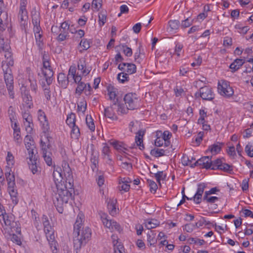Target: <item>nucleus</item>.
<instances>
[{
    "mask_svg": "<svg viewBox=\"0 0 253 253\" xmlns=\"http://www.w3.org/2000/svg\"><path fill=\"white\" fill-rule=\"evenodd\" d=\"M195 228V225L192 223H188L186 224L183 226V229L186 230L187 232L190 233L193 231L194 229Z\"/></svg>",
    "mask_w": 253,
    "mask_h": 253,
    "instance_id": "obj_56",
    "label": "nucleus"
},
{
    "mask_svg": "<svg viewBox=\"0 0 253 253\" xmlns=\"http://www.w3.org/2000/svg\"><path fill=\"white\" fill-rule=\"evenodd\" d=\"M10 50V49L2 50V51L5 52L4 56L6 58L5 62L7 63L8 65L12 66L14 64V61L12 58V54Z\"/></svg>",
    "mask_w": 253,
    "mask_h": 253,
    "instance_id": "obj_25",
    "label": "nucleus"
},
{
    "mask_svg": "<svg viewBox=\"0 0 253 253\" xmlns=\"http://www.w3.org/2000/svg\"><path fill=\"white\" fill-rule=\"evenodd\" d=\"M128 74L127 73H121L118 75L117 79L121 83H124L126 81L128 80Z\"/></svg>",
    "mask_w": 253,
    "mask_h": 253,
    "instance_id": "obj_50",
    "label": "nucleus"
},
{
    "mask_svg": "<svg viewBox=\"0 0 253 253\" xmlns=\"http://www.w3.org/2000/svg\"><path fill=\"white\" fill-rule=\"evenodd\" d=\"M60 171L61 169H60V171L56 169L53 172V177L56 187L58 185H63L64 182V178Z\"/></svg>",
    "mask_w": 253,
    "mask_h": 253,
    "instance_id": "obj_13",
    "label": "nucleus"
},
{
    "mask_svg": "<svg viewBox=\"0 0 253 253\" xmlns=\"http://www.w3.org/2000/svg\"><path fill=\"white\" fill-rule=\"evenodd\" d=\"M68 37V35L67 34H65V32L64 33L60 32V33L59 34L57 38V40L59 42H62L65 40Z\"/></svg>",
    "mask_w": 253,
    "mask_h": 253,
    "instance_id": "obj_64",
    "label": "nucleus"
},
{
    "mask_svg": "<svg viewBox=\"0 0 253 253\" xmlns=\"http://www.w3.org/2000/svg\"><path fill=\"white\" fill-rule=\"evenodd\" d=\"M54 204L56 207V208L58 212H59L60 213H62L63 212V208L62 206L63 204L60 205L59 202H58L57 201L56 202L55 200H54Z\"/></svg>",
    "mask_w": 253,
    "mask_h": 253,
    "instance_id": "obj_62",
    "label": "nucleus"
},
{
    "mask_svg": "<svg viewBox=\"0 0 253 253\" xmlns=\"http://www.w3.org/2000/svg\"><path fill=\"white\" fill-rule=\"evenodd\" d=\"M22 95L24 102L28 105L29 108H31V105L32 104V97L29 94L28 91L27 90H24V91L22 93Z\"/></svg>",
    "mask_w": 253,
    "mask_h": 253,
    "instance_id": "obj_28",
    "label": "nucleus"
},
{
    "mask_svg": "<svg viewBox=\"0 0 253 253\" xmlns=\"http://www.w3.org/2000/svg\"><path fill=\"white\" fill-rule=\"evenodd\" d=\"M84 90L85 94L87 95L86 84L83 82L78 84V86L76 89V93L81 95Z\"/></svg>",
    "mask_w": 253,
    "mask_h": 253,
    "instance_id": "obj_30",
    "label": "nucleus"
},
{
    "mask_svg": "<svg viewBox=\"0 0 253 253\" xmlns=\"http://www.w3.org/2000/svg\"><path fill=\"white\" fill-rule=\"evenodd\" d=\"M38 119L42 124L43 132L46 133L48 131L49 127L46 115L42 110L38 111Z\"/></svg>",
    "mask_w": 253,
    "mask_h": 253,
    "instance_id": "obj_10",
    "label": "nucleus"
},
{
    "mask_svg": "<svg viewBox=\"0 0 253 253\" xmlns=\"http://www.w3.org/2000/svg\"><path fill=\"white\" fill-rule=\"evenodd\" d=\"M73 181V178H71V180L68 178L66 179L65 181H64V185L66 187L65 189L67 190H72V193L74 192Z\"/></svg>",
    "mask_w": 253,
    "mask_h": 253,
    "instance_id": "obj_35",
    "label": "nucleus"
},
{
    "mask_svg": "<svg viewBox=\"0 0 253 253\" xmlns=\"http://www.w3.org/2000/svg\"><path fill=\"white\" fill-rule=\"evenodd\" d=\"M149 186H150V190L151 192H154V193L156 192L158 186L157 184L152 180H150L149 182Z\"/></svg>",
    "mask_w": 253,
    "mask_h": 253,
    "instance_id": "obj_61",
    "label": "nucleus"
},
{
    "mask_svg": "<svg viewBox=\"0 0 253 253\" xmlns=\"http://www.w3.org/2000/svg\"><path fill=\"white\" fill-rule=\"evenodd\" d=\"M116 202L117 200L116 199H112L110 200L107 205L109 213L112 216H114L117 214V210L115 206Z\"/></svg>",
    "mask_w": 253,
    "mask_h": 253,
    "instance_id": "obj_21",
    "label": "nucleus"
},
{
    "mask_svg": "<svg viewBox=\"0 0 253 253\" xmlns=\"http://www.w3.org/2000/svg\"><path fill=\"white\" fill-rule=\"evenodd\" d=\"M159 225V222L157 220L152 219L145 221V226L148 229L154 228Z\"/></svg>",
    "mask_w": 253,
    "mask_h": 253,
    "instance_id": "obj_31",
    "label": "nucleus"
},
{
    "mask_svg": "<svg viewBox=\"0 0 253 253\" xmlns=\"http://www.w3.org/2000/svg\"><path fill=\"white\" fill-rule=\"evenodd\" d=\"M86 102H80L78 105V110L82 112H84L86 109Z\"/></svg>",
    "mask_w": 253,
    "mask_h": 253,
    "instance_id": "obj_55",
    "label": "nucleus"
},
{
    "mask_svg": "<svg viewBox=\"0 0 253 253\" xmlns=\"http://www.w3.org/2000/svg\"><path fill=\"white\" fill-rule=\"evenodd\" d=\"M245 151L248 156L253 157V143H249L246 145Z\"/></svg>",
    "mask_w": 253,
    "mask_h": 253,
    "instance_id": "obj_44",
    "label": "nucleus"
},
{
    "mask_svg": "<svg viewBox=\"0 0 253 253\" xmlns=\"http://www.w3.org/2000/svg\"><path fill=\"white\" fill-rule=\"evenodd\" d=\"M63 171L66 179L69 178L70 180L73 178L72 172L68 164L64 163L62 165Z\"/></svg>",
    "mask_w": 253,
    "mask_h": 253,
    "instance_id": "obj_22",
    "label": "nucleus"
},
{
    "mask_svg": "<svg viewBox=\"0 0 253 253\" xmlns=\"http://www.w3.org/2000/svg\"><path fill=\"white\" fill-rule=\"evenodd\" d=\"M9 193L12 199V202L14 204L16 205L18 203V200L17 198V192L14 188L8 189Z\"/></svg>",
    "mask_w": 253,
    "mask_h": 253,
    "instance_id": "obj_39",
    "label": "nucleus"
},
{
    "mask_svg": "<svg viewBox=\"0 0 253 253\" xmlns=\"http://www.w3.org/2000/svg\"><path fill=\"white\" fill-rule=\"evenodd\" d=\"M76 122V116L74 113H71L70 114L68 115L67 118L66 120V123L68 125L70 126L71 127L72 126H74Z\"/></svg>",
    "mask_w": 253,
    "mask_h": 253,
    "instance_id": "obj_33",
    "label": "nucleus"
},
{
    "mask_svg": "<svg viewBox=\"0 0 253 253\" xmlns=\"http://www.w3.org/2000/svg\"><path fill=\"white\" fill-rule=\"evenodd\" d=\"M121 46L123 49V52L125 55L127 57H130L132 54L131 48L128 47L126 44H123Z\"/></svg>",
    "mask_w": 253,
    "mask_h": 253,
    "instance_id": "obj_47",
    "label": "nucleus"
},
{
    "mask_svg": "<svg viewBox=\"0 0 253 253\" xmlns=\"http://www.w3.org/2000/svg\"><path fill=\"white\" fill-rule=\"evenodd\" d=\"M127 67L126 72L129 74H132L136 72V65L132 63H127L126 64Z\"/></svg>",
    "mask_w": 253,
    "mask_h": 253,
    "instance_id": "obj_43",
    "label": "nucleus"
},
{
    "mask_svg": "<svg viewBox=\"0 0 253 253\" xmlns=\"http://www.w3.org/2000/svg\"><path fill=\"white\" fill-rule=\"evenodd\" d=\"M129 182H130V180L129 181L127 180L122 181V185L119 186L120 190L124 191V192H127L130 188V185L128 184V183Z\"/></svg>",
    "mask_w": 253,
    "mask_h": 253,
    "instance_id": "obj_46",
    "label": "nucleus"
},
{
    "mask_svg": "<svg viewBox=\"0 0 253 253\" xmlns=\"http://www.w3.org/2000/svg\"><path fill=\"white\" fill-rule=\"evenodd\" d=\"M31 15L33 25H37L39 23H40V14L39 12L36 10V8L33 9L31 12Z\"/></svg>",
    "mask_w": 253,
    "mask_h": 253,
    "instance_id": "obj_27",
    "label": "nucleus"
},
{
    "mask_svg": "<svg viewBox=\"0 0 253 253\" xmlns=\"http://www.w3.org/2000/svg\"><path fill=\"white\" fill-rule=\"evenodd\" d=\"M244 63L245 61L243 59H236L230 64L229 68L233 70V72H234L237 71Z\"/></svg>",
    "mask_w": 253,
    "mask_h": 253,
    "instance_id": "obj_18",
    "label": "nucleus"
},
{
    "mask_svg": "<svg viewBox=\"0 0 253 253\" xmlns=\"http://www.w3.org/2000/svg\"><path fill=\"white\" fill-rule=\"evenodd\" d=\"M56 188L57 189L56 201L59 202L60 205L63 203L67 204L69 200L72 197V190L65 189L66 187L64 185V183L63 185H58Z\"/></svg>",
    "mask_w": 253,
    "mask_h": 253,
    "instance_id": "obj_4",
    "label": "nucleus"
},
{
    "mask_svg": "<svg viewBox=\"0 0 253 253\" xmlns=\"http://www.w3.org/2000/svg\"><path fill=\"white\" fill-rule=\"evenodd\" d=\"M221 166L222 167L220 168V170L230 174L233 172V166L232 165H230L226 163H222Z\"/></svg>",
    "mask_w": 253,
    "mask_h": 253,
    "instance_id": "obj_41",
    "label": "nucleus"
},
{
    "mask_svg": "<svg viewBox=\"0 0 253 253\" xmlns=\"http://www.w3.org/2000/svg\"><path fill=\"white\" fill-rule=\"evenodd\" d=\"M46 153V150H44L43 153V157L46 164L48 166H50L52 164V158L50 156L51 154L49 153L48 155H47Z\"/></svg>",
    "mask_w": 253,
    "mask_h": 253,
    "instance_id": "obj_45",
    "label": "nucleus"
},
{
    "mask_svg": "<svg viewBox=\"0 0 253 253\" xmlns=\"http://www.w3.org/2000/svg\"><path fill=\"white\" fill-rule=\"evenodd\" d=\"M4 229L5 233L7 232L8 234L17 233V234H20L21 233V227L18 221H13L10 225L6 227H4Z\"/></svg>",
    "mask_w": 253,
    "mask_h": 253,
    "instance_id": "obj_11",
    "label": "nucleus"
},
{
    "mask_svg": "<svg viewBox=\"0 0 253 253\" xmlns=\"http://www.w3.org/2000/svg\"><path fill=\"white\" fill-rule=\"evenodd\" d=\"M44 231L45 233L47 240L48 241H51V244L55 246L56 242L54 240V231L51 226H47L44 228ZM55 248V246L54 247Z\"/></svg>",
    "mask_w": 253,
    "mask_h": 253,
    "instance_id": "obj_14",
    "label": "nucleus"
},
{
    "mask_svg": "<svg viewBox=\"0 0 253 253\" xmlns=\"http://www.w3.org/2000/svg\"><path fill=\"white\" fill-rule=\"evenodd\" d=\"M222 162L220 159H217L213 162L211 161V169L213 170L220 169V168L222 167Z\"/></svg>",
    "mask_w": 253,
    "mask_h": 253,
    "instance_id": "obj_40",
    "label": "nucleus"
},
{
    "mask_svg": "<svg viewBox=\"0 0 253 253\" xmlns=\"http://www.w3.org/2000/svg\"><path fill=\"white\" fill-rule=\"evenodd\" d=\"M223 143L218 142L214 143L209 147L208 151H210L211 153H217L219 152L221 149V145H223Z\"/></svg>",
    "mask_w": 253,
    "mask_h": 253,
    "instance_id": "obj_29",
    "label": "nucleus"
},
{
    "mask_svg": "<svg viewBox=\"0 0 253 253\" xmlns=\"http://www.w3.org/2000/svg\"><path fill=\"white\" fill-rule=\"evenodd\" d=\"M71 127H72V135H74V137L77 138L80 134L79 128L78 126H76V125L74 126H72Z\"/></svg>",
    "mask_w": 253,
    "mask_h": 253,
    "instance_id": "obj_58",
    "label": "nucleus"
},
{
    "mask_svg": "<svg viewBox=\"0 0 253 253\" xmlns=\"http://www.w3.org/2000/svg\"><path fill=\"white\" fill-rule=\"evenodd\" d=\"M43 74L45 78L47 84L49 86L52 82V77L53 76V71L51 68L47 69L42 70Z\"/></svg>",
    "mask_w": 253,
    "mask_h": 253,
    "instance_id": "obj_15",
    "label": "nucleus"
},
{
    "mask_svg": "<svg viewBox=\"0 0 253 253\" xmlns=\"http://www.w3.org/2000/svg\"><path fill=\"white\" fill-rule=\"evenodd\" d=\"M17 127L16 123H15V127ZM20 129L19 128H14V138L16 142L20 144L21 143V139L20 135Z\"/></svg>",
    "mask_w": 253,
    "mask_h": 253,
    "instance_id": "obj_38",
    "label": "nucleus"
},
{
    "mask_svg": "<svg viewBox=\"0 0 253 253\" xmlns=\"http://www.w3.org/2000/svg\"><path fill=\"white\" fill-rule=\"evenodd\" d=\"M25 146L28 151L29 161L28 164L29 169L33 174L38 171L37 162L38 159V152L34 144L31 136L26 135L25 139Z\"/></svg>",
    "mask_w": 253,
    "mask_h": 253,
    "instance_id": "obj_2",
    "label": "nucleus"
},
{
    "mask_svg": "<svg viewBox=\"0 0 253 253\" xmlns=\"http://www.w3.org/2000/svg\"><path fill=\"white\" fill-rule=\"evenodd\" d=\"M80 44L83 47L84 50H87L90 47L89 42L85 39L81 40Z\"/></svg>",
    "mask_w": 253,
    "mask_h": 253,
    "instance_id": "obj_60",
    "label": "nucleus"
},
{
    "mask_svg": "<svg viewBox=\"0 0 253 253\" xmlns=\"http://www.w3.org/2000/svg\"><path fill=\"white\" fill-rule=\"evenodd\" d=\"M114 250L115 253H125L124 247L121 243H119L117 247H115Z\"/></svg>",
    "mask_w": 253,
    "mask_h": 253,
    "instance_id": "obj_57",
    "label": "nucleus"
},
{
    "mask_svg": "<svg viewBox=\"0 0 253 253\" xmlns=\"http://www.w3.org/2000/svg\"><path fill=\"white\" fill-rule=\"evenodd\" d=\"M217 88L220 94L226 97H230L234 93L233 89L230 86L228 82L224 80L218 83Z\"/></svg>",
    "mask_w": 253,
    "mask_h": 253,
    "instance_id": "obj_5",
    "label": "nucleus"
},
{
    "mask_svg": "<svg viewBox=\"0 0 253 253\" xmlns=\"http://www.w3.org/2000/svg\"><path fill=\"white\" fill-rule=\"evenodd\" d=\"M200 95L203 100H212L214 97L212 88L208 86H205L200 88Z\"/></svg>",
    "mask_w": 253,
    "mask_h": 253,
    "instance_id": "obj_7",
    "label": "nucleus"
},
{
    "mask_svg": "<svg viewBox=\"0 0 253 253\" xmlns=\"http://www.w3.org/2000/svg\"><path fill=\"white\" fill-rule=\"evenodd\" d=\"M49 86L48 85H45V84L43 86L44 88V94L47 100H49L50 99V91Z\"/></svg>",
    "mask_w": 253,
    "mask_h": 253,
    "instance_id": "obj_59",
    "label": "nucleus"
},
{
    "mask_svg": "<svg viewBox=\"0 0 253 253\" xmlns=\"http://www.w3.org/2000/svg\"><path fill=\"white\" fill-rule=\"evenodd\" d=\"M57 80L59 84L62 87L64 88L67 87L69 84V81L68 77L66 76L64 73H59L58 76Z\"/></svg>",
    "mask_w": 253,
    "mask_h": 253,
    "instance_id": "obj_17",
    "label": "nucleus"
},
{
    "mask_svg": "<svg viewBox=\"0 0 253 253\" xmlns=\"http://www.w3.org/2000/svg\"><path fill=\"white\" fill-rule=\"evenodd\" d=\"M69 29V24L67 22L64 21L61 23L60 26V31L61 33H64L68 35V30Z\"/></svg>",
    "mask_w": 253,
    "mask_h": 253,
    "instance_id": "obj_48",
    "label": "nucleus"
},
{
    "mask_svg": "<svg viewBox=\"0 0 253 253\" xmlns=\"http://www.w3.org/2000/svg\"><path fill=\"white\" fill-rule=\"evenodd\" d=\"M6 28L8 29L7 31H8V14L5 12L3 13L2 15H1L0 13V35H4V33L6 32Z\"/></svg>",
    "mask_w": 253,
    "mask_h": 253,
    "instance_id": "obj_9",
    "label": "nucleus"
},
{
    "mask_svg": "<svg viewBox=\"0 0 253 253\" xmlns=\"http://www.w3.org/2000/svg\"><path fill=\"white\" fill-rule=\"evenodd\" d=\"M249 179H245L242 182V188L243 191H246L249 188Z\"/></svg>",
    "mask_w": 253,
    "mask_h": 253,
    "instance_id": "obj_63",
    "label": "nucleus"
},
{
    "mask_svg": "<svg viewBox=\"0 0 253 253\" xmlns=\"http://www.w3.org/2000/svg\"><path fill=\"white\" fill-rule=\"evenodd\" d=\"M209 195H206L205 194L203 197V200L204 201H206L207 202L210 203H214L216 201L218 200V198L215 196H212L209 197L208 196Z\"/></svg>",
    "mask_w": 253,
    "mask_h": 253,
    "instance_id": "obj_53",
    "label": "nucleus"
},
{
    "mask_svg": "<svg viewBox=\"0 0 253 253\" xmlns=\"http://www.w3.org/2000/svg\"><path fill=\"white\" fill-rule=\"evenodd\" d=\"M101 218L102 220V222L103 224L107 228L111 229H112V222H113L114 220H109L107 218L105 214H103Z\"/></svg>",
    "mask_w": 253,
    "mask_h": 253,
    "instance_id": "obj_37",
    "label": "nucleus"
},
{
    "mask_svg": "<svg viewBox=\"0 0 253 253\" xmlns=\"http://www.w3.org/2000/svg\"><path fill=\"white\" fill-rule=\"evenodd\" d=\"M114 105H112L110 107H108L105 109L104 110V115L105 117H108V118L111 120H117V117L115 116V112L113 110V106Z\"/></svg>",
    "mask_w": 253,
    "mask_h": 253,
    "instance_id": "obj_19",
    "label": "nucleus"
},
{
    "mask_svg": "<svg viewBox=\"0 0 253 253\" xmlns=\"http://www.w3.org/2000/svg\"><path fill=\"white\" fill-rule=\"evenodd\" d=\"M82 226V225L77 219L74 224L73 232L74 248L77 252L82 246L86 245L91 236V231L88 227H83L82 229H81Z\"/></svg>",
    "mask_w": 253,
    "mask_h": 253,
    "instance_id": "obj_1",
    "label": "nucleus"
},
{
    "mask_svg": "<svg viewBox=\"0 0 253 253\" xmlns=\"http://www.w3.org/2000/svg\"><path fill=\"white\" fill-rule=\"evenodd\" d=\"M165 151L163 149H154L150 151V154L155 157H160L164 156Z\"/></svg>",
    "mask_w": 253,
    "mask_h": 253,
    "instance_id": "obj_32",
    "label": "nucleus"
},
{
    "mask_svg": "<svg viewBox=\"0 0 253 253\" xmlns=\"http://www.w3.org/2000/svg\"><path fill=\"white\" fill-rule=\"evenodd\" d=\"M108 90V95L109 96L110 99L111 100L113 101V105H116L118 103V99H116V100H115L116 97V92L114 91L110 90V88H109Z\"/></svg>",
    "mask_w": 253,
    "mask_h": 253,
    "instance_id": "obj_51",
    "label": "nucleus"
},
{
    "mask_svg": "<svg viewBox=\"0 0 253 253\" xmlns=\"http://www.w3.org/2000/svg\"><path fill=\"white\" fill-rule=\"evenodd\" d=\"M4 81L9 92V96L11 99L14 97L13 90V77L11 73L4 74Z\"/></svg>",
    "mask_w": 253,
    "mask_h": 253,
    "instance_id": "obj_6",
    "label": "nucleus"
},
{
    "mask_svg": "<svg viewBox=\"0 0 253 253\" xmlns=\"http://www.w3.org/2000/svg\"><path fill=\"white\" fill-rule=\"evenodd\" d=\"M169 27L172 30H176L178 28L180 22L178 20H170L169 22Z\"/></svg>",
    "mask_w": 253,
    "mask_h": 253,
    "instance_id": "obj_54",
    "label": "nucleus"
},
{
    "mask_svg": "<svg viewBox=\"0 0 253 253\" xmlns=\"http://www.w3.org/2000/svg\"><path fill=\"white\" fill-rule=\"evenodd\" d=\"M155 235L156 234H154L152 231H150V233L147 234V241L150 246L155 245L157 242Z\"/></svg>",
    "mask_w": 253,
    "mask_h": 253,
    "instance_id": "obj_36",
    "label": "nucleus"
},
{
    "mask_svg": "<svg viewBox=\"0 0 253 253\" xmlns=\"http://www.w3.org/2000/svg\"><path fill=\"white\" fill-rule=\"evenodd\" d=\"M8 114L10 120L11 122H12V120H16V114L15 112L14 109V108L10 106L8 110Z\"/></svg>",
    "mask_w": 253,
    "mask_h": 253,
    "instance_id": "obj_52",
    "label": "nucleus"
},
{
    "mask_svg": "<svg viewBox=\"0 0 253 253\" xmlns=\"http://www.w3.org/2000/svg\"><path fill=\"white\" fill-rule=\"evenodd\" d=\"M86 123L91 131H94L95 130V125L93 122V120L92 119L90 115H87L86 117Z\"/></svg>",
    "mask_w": 253,
    "mask_h": 253,
    "instance_id": "obj_34",
    "label": "nucleus"
},
{
    "mask_svg": "<svg viewBox=\"0 0 253 253\" xmlns=\"http://www.w3.org/2000/svg\"><path fill=\"white\" fill-rule=\"evenodd\" d=\"M11 49L9 44L6 40L4 41V35H0V52L2 50Z\"/></svg>",
    "mask_w": 253,
    "mask_h": 253,
    "instance_id": "obj_26",
    "label": "nucleus"
},
{
    "mask_svg": "<svg viewBox=\"0 0 253 253\" xmlns=\"http://www.w3.org/2000/svg\"><path fill=\"white\" fill-rule=\"evenodd\" d=\"M126 109L122 105L118 104V111L122 114H126L128 110H134L139 107V100L135 93H129L125 96L124 98Z\"/></svg>",
    "mask_w": 253,
    "mask_h": 253,
    "instance_id": "obj_3",
    "label": "nucleus"
},
{
    "mask_svg": "<svg viewBox=\"0 0 253 253\" xmlns=\"http://www.w3.org/2000/svg\"><path fill=\"white\" fill-rule=\"evenodd\" d=\"M110 144L114 147L115 149L120 152L125 153V150H126V148L125 147L126 145L123 142L114 141L111 142Z\"/></svg>",
    "mask_w": 253,
    "mask_h": 253,
    "instance_id": "obj_24",
    "label": "nucleus"
},
{
    "mask_svg": "<svg viewBox=\"0 0 253 253\" xmlns=\"http://www.w3.org/2000/svg\"><path fill=\"white\" fill-rule=\"evenodd\" d=\"M19 16L21 25L24 26L28 19L27 10L20 9Z\"/></svg>",
    "mask_w": 253,
    "mask_h": 253,
    "instance_id": "obj_20",
    "label": "nucleus"
},
{
    "mask_svg": "<svg viewBox=\"0 0 253 253\" xmlns=\"http://www.w3.org/2000/svg\"><path fill=\"white\" fill-rule=\"evenodd\" d=\"M1 221H2L4 224L5 227H6L7 226H9L11 224L13 221H14V217L12 214H6L5 215H3V216H1ZM2 225H3V223L2 222H1Z\"/></svg>",
    "mask_w": 253,
    "mask_h": 253,
    "instance_id": "obj_23",
    "label": "nucleus"
},
{
    "mask_svg": "<svg viewBox=\"0 0 253 253\" xmlns=\"http://www.w3.org/2000/svg\"><path fill=\"white\" fill-rule=\"evenodd\" d=\"M211 157H210L209 156H205L201 159L197 160L196 162H195L192 165H191L192 168H194L196 166H202L203 168H205L206 169H209L211 168Z\"/></svg>",
    "mask_w": 253,
    "mask_h": 253,
    "instance_id": "obj_8",
    "label": "nucleus"
},
{
    "mask_svg": "<svg viewBox=\"0 0 253 253\" xmlns=\"http://www.w3.org/2000/svg\"><path fill=\"white\" fill-rule=\"evenodd\" d=\"M144 134V131L142 130H139L135 136V143L137 146H139V149L142 150L144 148V146L143 144V136Z\"/></svg>",
    "mask_w": 253,
    "mask_h": 253,
    "instance_id": "obj_16",
    "label": "nucleus"
},
{
    "mask_svg": "<svg viewBox=\"0 0 253 253\" xmlns=\"http://www.w3.org/2000/svg\"><path fill=\"white\" fill-rule=\"evenodd\" d=\"M205 188L206 184L204 183L198 185L197 192L193 196V200L196 204H198L201 202L202 195Z\"/></svg>",
    "mask_w": 253,
    "mask_h": 253,
    "instance_id": "obj_12",
    "label": "nucleus"
},
{
    "mask_svg": "<svg viewBox=\"0 0 253 253\" xmlns=\"http://www.w3.org/2000/svg\"><path fill=\"white\" fill-rule=\"evenodd\" d=\"M195 159L193 157L191 158V159L190 160L189 157L186 155H184L182 158V163L184 166H190L191 167V165L193 164H192V161H195Z\"/></svg>",
    "mask_w": 253,
    "mask_h": 253,
    "instance_id": "obj_42",
    "label": "nucleus"
},
{
    "mask_svg": "<svg viewBox=\"0 0 253 253\" xmlns=\"http://www.w3.org/2000/svg\"><path fill=\"white\" fill-rule=\"evenodd\" d=\"M17 233H13V234H8L10 237H11V240L13 242L16 243L18 245H20L21 244V241L20 238L16 235Z\"/></svg>",
    "mask_w": 253,
    "mask_h": 253,
    "instance_id": "obj_49",
    "label": "nucleus"
}]
</instances>
